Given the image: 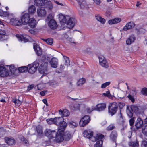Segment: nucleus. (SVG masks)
<instances>
[{
	"label": "nucleus",
	"instance_id": "1",
	"mask_svg": "<svg viewBox=\"0 0 147 147\" xmlns=\"http://www.w3.org/2000/svg\"><path fill=\"white\" fill-rule=\"evenodd\" d=\"M55 124L57 125H59L58 129L61 131V129H65L67 126V123L63 120V118L62 117H56L54 118Z\"/></svg>",
	"mask_w": 147,
	"mask_h": 147
},
{
	"label": "nucleus",
	"instance_id": "2",
	"mask_svg": "<svg viewBox=\"0 0 147 147\" xmlns=\"http://www.w3.org/2000/svg\"><path fill=\"white\" fill-rule=\"evenodd\" d=\"M65 129H61V131H59L58 129L57 132L55 135L54 141L57 143L62 142L64 140V132Z\"/></svg>",
	"mask_w": 147,
	"mask_h": 147
},
{
	"label": "nucleus",
	"instance_id": "3",
	"mask_svg": "<svg viewBox=\"0 0 147 147\" xmlns=\"http://www.w3.org/2000/svg\"><path fill=\"white\" fill-rule=\"evenodd\" d=\"M118 107V105L115 102L109 103L108 106L109 113L112 116L117 111Z\"/></svg>",
	"mask_w": 147,
	"mask_h": 147
},
{
	"label": "nucleus",
	"instance_id": "4",
	"mask_svg": "<svg viewBox=\"0 0 147 147\" xmlns=\"http://www.w3.org/2000/svg\"><path fill=\"white\" fill-rule=\"evenodd\" d=\"M39 65L38 62L36 61L34 62L32 64L29 65L28 72L32 74H34L36 71Z\"/></svg>",
	"mask_w": 147,
	"mask_h": 147
},
{
	"label": "nucleus",
	"instance_id": "5",
	"mask_svg": "<svg viewBox=\"0 0 147 147\" xmlns=\"http://www.w3.org/2000/svg\"><path fill=\"white\" fill-rule=\"evenodd\" d=\"M47 63L45 62L42 63L39 67L38 70L41 74L45 75L48 74V69L47 68Z\"/></svg>",
	"mask_w": 147,
	"mask_h": 147
},
{
	"label": "nucleus",
	"instance_id": "6",
	"mask_svg": "<svg viewBox=\"0 0 147 147\" xmlns=\"http://www.w3.org/2000/svg\"><path fill=\"white\" fill-rule=\"evenodd\" d=\"M119 115V118L118 120V121L120 124L118 127V129L121 132H122L126 128V125L125 124V121L122 116V114L121 111L120 112V114Z\"/></svg>",
	"mask_w": 147,
	"mask_h": 147
},
{
	"label": "nucleus",
	"instance_id": "7",
	"mask_svg": "<svg viewBox=\"0 0 147 147\" xmlns=\"http://www.w3.org/2000/svg\"><path fill=\"white\" fill-rule=\"evenodd\" d=\"M104 136L102 134L97 135L95 138V140L96 142L94 147H102L103 143V138Z\"/></svg>",
	"mask_w": 147,
	"mask_h": 147
},
{
	"label": "nucleus",
	"instance_id": "8",
	"mask_svg": "<svg viewBox=\"0 0 147 147\" xmlns=\"http://www.w3.org/2000/svg\"><path fill=\"white\" fill-rule=\"evenodd\" d=\"M45 135L49 139L53 138L56 134V132L54 130H51L49 129H46L44 131Z\"/></svg>",
	"mask_w": 147,
	"mask_h": 147
},
{
	"label": "nucleus",
	"instance_id": "9",
	"mask_svg": "<svg viewBox=\"0 0 147 147\" xmlns=\"http://www.w3.org/2000/svg\"><path fill=\"white\" fill-rule=\"evenodd\" d=\"M90 121V117L88 115H85L82 118L80 121V125L81 127H84Z\"/></svg>",
	"mask_w": 147,
	"mask_h": 147
},
{
	"label": "nucleus",
	"instance_id": "10",
	"mask_svg": "<svg viewBox=\"0 0 147 147\" xmlns=\"http://www.w3.org/2000/svg\"><path fill=\"white\" fill-rule=\"evenodd\" d=\"M30 16L29 13H25L21 17V20L22 23L24 25H27L30 19Z\"/></svg>",
	"mask_w": 147,
	"mask_h": 147
},
{
	"label": "nucleus",
	"instance_id": "11",
	"mask_svg": "<svg viewBox=\"0 0 147 147\" xmlns=\"http://www.w3.org/2000/svg\"><path fill=\"white\" fill-rule=\"evenodd\" d=\"M16 36L19 41L23 42H27L28 41L29 38H30L26 34H16Z\"/></svg>",
	"mask_w": 147,
	"mask_h": 147
},
{
	"label": "nucleus",
	"instance_id": "12",
	"mask_svg": "<svg viewBox=\"0 0 147 147\" xmlns=\"http://www.w3.org/2000/svg\"><path fill=\"white\" fill-rule=\"evenodd\" d=\"M51 67L56 68L58 65V61L56 58L53 57L49 61Z\"/></svg>",
	"mask_w": 147,
	"mask_h": 147
},
{
	"label": "nucleus",
	"instance_id": "13",
	"mask_svg": "<svg viewBox=\"0 0 147 147\" xmlns=\"http://www.w3.org/2000/svg\"><path fill=\"white\" fill-rule=\"evenodd\" d=\"M99 62L100 65L105 68L109 67L108 63L107 62L105 58L103 57H99Z\"/></svg>",
	"mask_w": 147,
	"mask_h": 147
},
{
	"label": "nucleus",
	"instance_id": "14",
	"mask_svg": "<svg viewBox=\"0 0 147 147\" xmlns=\"http://www.w3.org/2000/svg\"><path fill=\"white\" fill-rule=\"evenodd\" d=\"M8 70L2 66H0V76L2 77L7 76L9 74Z\"/></svg>",
	"mask_w": 147,
	"mask_h": 147
},
{
	"label": "nucleus",
	"instance_id": "15",
	"mask_svg": "<svg viewBox=\"0 0 147 147\" xmlns=\"http://www.w3.org/2000/svg\"><path fill=\"white\" fill-rule=\"evenodd\" d=\"M75 19L73 18H70L67 22V27L70 29H72L74 26Z\"/></svg>",
	"mask_w": 147,
	"mask_h": 147
},
{
	"label": "nucleus",
	"instance_id": "16",
	"mask_svg": "<svg viewBox=\"0 0 147 147\" xmlns=\"http://www.w3.org/2000/svg\"><path fill=\"white\" fill-rule=\"evenodd\" d=\"M118 136V134L116 131H112L109 136L110 140L112 141L116 142V139Z\"/></svg>",
	"mask_w": 147,
	"mask_h": 147
},
{
	"label": "nucleus",
	"instance_id": "17",
	"mask_svg": "<svg viewBox=\"0 0 147 147\" xmlns=\"http://www.w3.org/2000/svg\"><path fill=\"white\" fill-rule=\"evenodd\" d=\"M33 48L36 54L38 56H40L42 54V50L39 46L36 44L34 43Z\"/></svg>",
	"mask_w": 147,
	"mask_h": 147
},
{
	"label": "nucleus",
	"instance_id": "18",
	"mask_svg": "<svg viewBox=\"0 0 147 147\" xmlns=\"http://www.w3.org/2000/svg\"><path fill=\"white\" fill-rule=\"evenodd\" d=\"M95 107L96 111H100L105 110L106 108V105L105 103L98 104Z\"/></svg>",
	"mask_w": 147,
	"mask_h": 147
},
{
	"label": "nucleus",
	"instance_id": "19",
	"mask_svg": "<svg viewBox=\"0 0 147 147\" xmlns=\"http://www.w3.org/2000/svg\"><path fill=\"white\" fill-rule=\"evenodd\" d=\"M84 136L87 138H90L93 136V132L90 130H86L83 132Z\"/></svg>",
	"mask_w": 147,
	"mask_h": 147
},
{
	"label": "nucleus",
	"instance_id": "20",
	"mask_svg": "<svg viewBox=\"0 0 147 147\" xmlns=\"http://www.w3.org/2000/svg\"><path fill=\"white\" fill-rule=\"evenodd\" d=\"M143 121L141 118L140 117L138 118L135 123V126L136 128L138 129L142 127V128L143 125Z\"/></svg>",
	"mask_w": 147,
	"mask_h": 147
},
{
	"label": "nucleus",
	"instance_id": "21",
	"mask_svg": "<svg viewBox=\"0 0 147 147\" xmlns=\"http://www.w3.org/2000/svg\"><path fill=\"white\" fill-rule=\"evenodd\" d=\"M37 13L38 16H39L42 17L44 16L46 14V11L45 8L42 7L38 9Z\"/></svg>",
	"mask_w": 147,
	"mask_h": 147
},
{
	"label": "nucleus",
	"instance_id": "22",
	"mask_svg": "<svg viewBox=\"0 0 147 147\" xmlns=\"http://www.w3.org/2000/svg\"><path fill=\"white\" fill-rule=\"evenodd\" d=\"M48 25L50 28L53 29L56 28L57 26L56 22L53 19L49 21L48 23Z\"/></svg>",
	"mask_w": 147,
	"mask_h": 147
},
{
	"label": "nucleus",
	"instance_id": "23",
	"mask_svg": "<svg viewBox=\"0 0 147 147\" xmlns=\"http://www.w3.org/2000/svg\"><path fill=\"white\" fill-rule=\"evenodd\" d=\"M135 26V24L133 22H130L127 23L126 25L124 27L123 30L127 31V30L131 29Z\"/></svg>",
	"mask_w": 147,
	"mask_h": 147
},
{
	"label": "nucleus",
	"instance_id": "24",
	"mask_svg": "<svg viewBox=\"0 0 147 147\" xmlns=\"http://www.w3.org/2000/svg\"><path fill=\"white\" fill-rule=\"evenodd\" d=\"M5 142L8 145L10 146L13 145L15 143V140L13 138H9V137H5Z\"/></svg>",
	"mask_w": 147,
	"mask_h": 147
},
{
	"label": "nucleus",
	"instance_id": "25",
	"mask_svg": "<svg viewBox=\"0 0 147 147\" xmlns=\"http://www.w3.org/2000/svg\"><path fill=\"white\" fill-rule=\"evenodd\" d=\"M10 22L13 24L18 26L21 25L22 24V22L17 18H12L11 19Z\"/></svg>",
	"mask_w": 147,
	"mask_h": 147
},
{
	"label": "nucleus",
	"instance_id": "26",
	"mask_svg": "<svg viewBox=\"0 0 147 147\" xmlns=\"http://www.w3.org/2000/svg\"><path fill=\"white\" fill-rule=\"evenodd\" d=\"M28 24L31 28H34L36 24V21L34 18H31L28 21Z\"/></svg>",
	"mask_w": 147,
	"mask_h": 147
},
{
	"label": "nucleus",
	"instance_id": "27",
	"mask_svg": "<svg viewBox=\"0 0 147 147\" xmlns=\"http://www.w3.org/2000/svg\"><path fill=\"white\" fill-rule=\"evenodd\" d=\"M121 21V19L119 18H116L114 19L110 20L108 21V23L110 24H113L118 23Z\"/></svg>",
	"mask_w": 147,
	"mask_h": 147
},
{
	"label": "nucleus",
	"instance_id": "28",
	"mask_svg": "<svg viewBox=\"0 0 147 147\" xmlns=\"http://www.w3.org/2000/svg\"><path fill=\"white\" fill-rule=\"evenodd\" d=\"M60 19H61V21L63 23H67L68 20L71 18L68 16H64L61 15L59 17Z\"/></svg>",
	"mask_w": 147,
	"mask_h": 147
},
{
	"label": "nucleus",
	"instance_id": "29",
	"mask_svg": "<svg viewBox=\"0 0 147 147\" xmlns=\"http://www.w3.org/2000/svg\"><path fill=\"white\" fill-rule=\"evenodd\" d=\"M34 4L38 6H42L45 4V0H35Z\"/></svg>",
	"mask_w": 147,
	"mask_h": 147
},
{
	"label": "nucleus",
	"instance_id": "30",
	"mask_svg": "<svg viewBox=\"0 0 147 147\" xmlns=\"http://www.w3.org/2000/svg\"><path fill=\"white\" fill-rule=\"evenodd\" d=\"M135 39V38L133 35L131 36L126 40V43L129 45L133 42Z\"/></svg>",
	"mask_w": 147,
	"mask_h": 147
},
{
	"label": "nucleus",
	"instance_id": "31",
	"mask_svg": "<svg viewBox=\"0 0 147 147\" xmlns=\"http://www.w3.org/2000/svg\"><path fill=\"white\" fill-rule=\"evenodd\" d=\"M71 136L68 131L65 132V134L64 133V140L66 141H69L71 138Z\"/></svg>",
	"mask_w": 147,
	"mask_h": 147
},
{
	"label": "nucleus",
	"instance_id": "32",
	"mask_svg": "<svg viewBox=\"0 0 147 147\" xmlns=\"http://www.w3.org/2000/svg\"><path fill=\"white\" fill-rule=\"evenodd\" d=\"M36 131L38 135L40 136L43 134L42 128L40 125H38L36 127Z\"/></svg>",
	"mask_w": 147,
	"mask_h": 147
},
{
	"label": "nucleus",
	"instance_id": "33",
	"mask_svg": "<svg viewBox=\"0 0 147 147\" xmlns=\"http://www.w3.org/2000/svg\"><path fill=\"white\" fill-rule=\"evenodd\" d=\"M63 58L65 65L67 67L69 66L70 65V62L69 58L65 56H63Z\"/></svg>",
	"mask_w": 147,
	"mask_h": 147
},
{
	"label": "nucleus",
	"instance_id": "34",
	"mask_svg": "<svg viewBox=\"0 0 147 147\" xmlns=\"http://www.w3.org/2000/svg\"><path fill=\"white\" fill-rule=\"evenodd\" d=\"M127 113L128 116L130 117L131 118L133 116V111L130 108V107H127Z\"/></svg>",
	"mask_w": 147,
	"mask_h": 147
},
{
	"label": "nucleus",
	"instance_id": "35",
	"mask_svg": "<svg viewBox=\"0 0 147 147\" xmlns=\"http://www.w3.org/2000/svg\"><path fill=\"white\" fill-rule=\"evenodd\" d=\"M130 108L136 113L138 114L140 112L139 109L136 106L132 105L130 107Z\"/></svg>",
	"mask_w": 147,
	"mask_h": 147
},
{
	"label": "nucleus",
	"instance_id": "36",
	"mask_svg": "<svg viewBox=\"0 0 147 147\" xmlns=\"http://www.w3.org/2000/svg\"><path fill=\"white\" fill-rule=\"evenodd\" d=\"M36 8L35 6L32 5L28 8V12L30 14H34L36 11Z\"/></svg>",
	"mask_w": 147,
	"mask_h": 147
},
{
	"label": "nucleus",
	"instance_id": "37",
	"mask_svg": "<svg viewBox=\"0 0 147 147\" xmlns=\"http://www.w3.org/2000/svg\"><path fill=\"white\" fill-rule=\"evenodd\" d=\"M129 146L132 147H138L139 146L138 142L137 140L136 141H131L129 143Z\"/></svg>",
	"mask_w": 147,
	"mask_h": 147
},
{
	"label": "nucleus",
	"instance_id": "38",
	"mask_svg": "<svg viewBox=\"0 0 147 147\" xmlns=\"http://www.w3.org/2000/svg\"><path fill=\"white\" fill-rule=\"evenodd\" d=\"M96 18L97 20L101 23L104 24L105 22V19L102 18L99 15H97L96 16Z\"/></svg>",
	"mask_w": 147,
	"mask_h": 147
},
{
	"label": "nucleus",
	"instance_id": "39",
	"mask_svg": "<svg viewBox=\"0 0 147 147\" xmlns=\"http://www.w3.org/2000/svg\"><path fill=\"white\" fill-rule=\"evenodd\" d=\"M28 69V68L26 66H23L20 67L18 68V70L19 72L21 73L27 72Z\"/></svg>",
	"mask_w": 147,
	"mask_h": 147
},
{
	"label": "nucleus",
	"instance_id": "40",
	"mask_svg": "<svg viewBox=\"0 0 147 147\" xmlns=\"http://www.w3.org/2000/svg\"><path fill=\"white\" fill-rule=\"evenodd\" d=\"M45 7L47 8L50 10H51L53 9V5L51 2L48 1L45 4Z\"/></svg>",
	"mask_w": 147,
	"mask_h": 147
},
{
	"label": "nucleus",
	"instance_id": "41",
	"mask_svg": "<svg viewBox=\"0 0 147 147\" xmlns=\"http://www.w3.org/2000/svg\"><path fill=\"white\" fill-rule=\"evenodd\" d=\"M21 140L23 142L24 144L25 145L28 146L29 143L28 141L23 136H21L20 138Z\"/></svg>",
	"mask_w": 147,
	"mask_h": 147
},
{
	"label": "nucleus",
	"instance_id": "42",
	"mask_svg": "<svg viewBox=\"0 0 147 147\" xmlns=\"http://www.w3.org/2000/svg\"><path fill=\"white\" fill-rule=\"evenodd\" d=\"M77 1L81 8H83L84 6V1L83 0H77Z\"/></svg>",
	"mask_w": 147,
	"mask_h": 147
},
{
	"label": "nucleus",
	"instance_id": "43",
	"mask_svg": "<svg viewBox=\"0 0 147 147\" xmlns=\"http://www.w3.org/2000/svg\"><path fill=\"white\" fill-rule=\"evenodd\" d=\"M44 41H45L48 44L51 45L53 43V40L52 38H48L47 39H43Z\"/></svg>",
	"mask_w": 147,
	"mask_h": 147
},
{
	"label": "nucleus",
	"instance_id": "44",
	"mask_svg": "<svg viewBox=\"0 0 147 147\" xmlns=\"http://www.w3.org/2000/svg\"><path fill=\"white\" fill-rule=\"evenodd\" d=\"M86 81V80L84 78H82L79 80L77 82V84L78 86H80L84 84Z\"/></svg>",
	"mask_w": 147,
	"mask_h": 147
},
{
	"label": "nucleus",
	"instance_id": "45",
	"mask_svg": "<svg viewBox=\"0 0 147 147\" xmlns=\"http://www.w3.org/2000/svg\"><path fill=\"white\" fill-rule=\"evenodd\" d=\"M142 132L145 135L147 136V124L145 125L142 127Z\"/></svg>",
	"mask_w": 147,
	"mask_h": 147
},
{
	"label": "nucleus",
	"instance_id": "46",
	"mask_svg": "<svg viewBox=\"0 0 147 147\" xmlns=\"http://www.w3.org/2000/svg\"><path fill=\"white\" fill-rule=\"evenodd\" d=\"M13 102L17 106H19L21 105V102L18 99H13L12 100Z\"/></svg>",
	"mask_w": 147,
	"mask_h": 147
},
{
	"label": "nucleus",
	"instance_id": "47",
	"mask_svg": "<svg viewBox=\"0 0 147 147\" xmlns=\"http://www.w3.org/2000/svg\"><path fill=\"white\" fill-rule=\"evenodd\" d=\"M102 95L106 97H107L110 98H112V96L111 95L109 91H107L106 93L102 94Z\"/></svg>",
	"mask_w": 147,
	"mask_h": 147
},
{
	"label": "nucleus",
	"instance_id": "48",
	"mask_svg": "<svg viewBox=\"0 0 147 147\" xmlns=\"http://www.w3.org/2000/svg\"><path fill=\"white\" fill-rule=\"evenodd\" d=\"M115 128V127L114 124H111L109 125L106 128L107 131H111Z\"/></svg>",
	"mask_w": 147,
	"mask_h": 147
},
{
	"label": "nucleus",
	"instance_id": "49",
	"mask_svg": "<svg viewBox=\"0 0 147 147\" xmlns=\"http://www.w3.org/2000/svg\"><path fill=\"white\" fill-rule=\"evenodd\" d=\"M46 121L47 123L49 124H55L54 119V118H51L50 119H48L46 120Z\"/></svg>",
	"mask_w": 147,
	"mask_h": 147
},
{
	"label": "nucleus",
	"instance_id": "50",
	"mask_svg": "<svg viewBox=\"0 0 147 147\" xmlns=\"http://www.w3.org/2000/svg\"><path fill=\"white\" fill-rule=\"evenodd\" d=\"M86 110L88 113H90L93 110H96L95 106H92L91 108H87Z\"/></svg>",
	"mask_w": 147,
	"mask_h": 147
},
{
	"label": "nucleus",
	"instance_id": "51",
	"mask_svg": "<svg viewBox=\"0 0 147 147\" xmlns=\"http://www.w3.org/2000/svg\"><path fill=\"white\" fill-rule=\"evenodd\" d=\"M63 117L68 116L70 114L68 110L66 109H64L63 110Z\"/></svg>",
	"mask_w": 147,
	"mask_h": 147
},
{
	"label": "nucleus",
	"instance_id": "52",
	"mask_svg": "<svg viewBox=\"0 0 147 147\" xmlns=\"http://www.w3.org/2000/svg\"><path fill=\"white\" fill-rule=\"evenodd\" d=\"M9 69L10 71L12 73H14L15 71L16 70V68H15L13 65H9Z\"/></svg>",
	"mask_w": 147,
	"mask_h": 147
},
{
	"label": "nucleus",
	"instance_id": "53",
	"mask_svg": "<svg viewBox=\"0 0 147 147\" xmlns=\"http://www.w3.org/2000/svg\"><path fill=\"white\" fill-rule=\"evenodd\" d=\"M110 84V82H107L104 83L102 84L101 86V88H104L107 86L109 85Z\"/></svg>",
	"mask_w": 147,
	"mask_h": 147
},
{
	"label": "nucleus",
	"instance_id": "54",
	"mask_svg": "<svg viewBox=\"0 0 147 147\" xmlns=\"http://www.w3.org/2000/svg\"><path fill=\"white\" fill-rule=\"evenodd\" d=\"M135 119V117H133L130 119L129 122L130 125L131 126H132L134 124Z\"/></svg>",
	"mask_w": 147,
	"mask_h": 147
},
{
	"label": "nucleus",
	"instance_id": "55",
	"mask_svg": "<svg viewBox=\"0 0 147 147\" xmlns=\"http://www.w3.org/2000/svg\"><path fill=\"white\" fill-rule=\"evenodd\" d=\"M141 92L143 95H147V88H144L142 89Z\"/></svg>",
	"mask_w": 147,
	"mask_h": 147
},
{
	"label": "nucleus",
	"instance_id": "56",
	"mask_svg": "<svg viewBox=\"0 0 147 147\" xmlns=\"http://www.w3.org/2000/svg\"><path fill=\"white\" fill-rule=\"evenodd\" d=\"M69 124V125L73 126L74 127H76L78 125V124L77 123L72 121H70Z\"/></svg>",
	"mask_w": 147,
	"mask_h": 147
},
{
	"label": "nucleus",
	"instance_id": "57",
	"mask_svg": "<svg viewBox=\"0 0 147 147\" xmlns=\"http://www.w3.org/2000/svg\"><path fill=\"white\" fill-rule=\"evenodd\" d=\"M141 146L142 147H146L147 146V142L143 141L142 142Z\"/></svg>",
	"mask_w": 147,
	"mask_h": 147
},
{
	"label": "nucleus",
	"instance_id": "58",
	"mask_svg": "<svg viewBox=\"0 0 147 147\" xmlns=\"http://www.w3.org/2000/svg\"><path fill=\"white\" fill-rule=\"evenodd\" d=\"M129 99L130 100L133 102H134V99L133 97L130 95H129L128 96Z\"/></svg>",
	"mask_w": 147,
	"mask_h": 147
},
{
	"label": "nucleus",
	"instance_id": "59",
	"mask_svg": "<svg viewBox=\"0 0 147 147\" xmlns=\"http://www.w3.org/2000/svg\"><path fill=\"white\" fill-rule=\"evenodd\" d=\"M52 15L51 14H49L47 18V20L48 21H49V20H51L52 19Z\"/></svg>",
	"mask_w": 147,
	"mask_h": 147
},
{
	"label": "nucleus",
	"instance_id": "60",
	"mask_svg": "<svg viewBox=\"0 0 147 147\" xmlns=\"http://www.w3.org/2000/svg\"><path fill=\"white\" fill-rule=\"evenodd\" d=\"M5 33V32L4 30L0 29V35H4Z\"/></svg>",
	"mask_w": 147,
	"mask_h": 147
},
{
	"label": "nucleus",
	"instance_id": "61",
	"mask_svg": "<svg viewBox=\"0 0 147 147\" xmlns=\"http://www.w3.org/2000/svg\"><path fill=\"white\" fill-rule=\"evenodd\" d=\"M94 2L97 5H99L100 3V0H93Z\"/></svg>",
	"mask_w": 147,
	"mask_h": 147
},
{
	"label": "nucleus",
	"instance_id": "62",
	"mask_svg": "<svg viewBox=\"0 0 147 147\" xmlns=\"http://www.w3.org/2000/svg\"><path fill=\"white\" fill-rule=\"evenodd\" d=\"M4 133V131L3 130L0 129V138L1 137L3 136Z\"/></svg>",
	"mask_w": 147,
	"mask_h": 147
},
{
	"label": "nucleus",
	"instance_id": "63",
	"mask_svg": "<svg viewBox=\"0 0 147 147\" xmlns=\"http://www.w3.org/2000/svg\"><path fill=\"white\" fill-rule=\"evenodd\" d=\"M47 92V91H43L41 92L40 94L42 96H44L45 95V93Z\"/></svg>",
	"mask_w": 147,
	"mask_h": 147
},
{
	"label": "nucleus",
	"instance_id": "64",
	"mask_svg": "<svg viewBox=\"0 0 147 147\" xmlns=\"http://www.w3.org/2000/svg\"><path fill=\"white\" fill-rule=\"evenodd\" d=\"M59 114L60 115L61 117L63 116V110H62L60 109L59 111Z\"/></svg>",
	"mask_w": 147,
	"mask_h": 147
}]
</instances>
